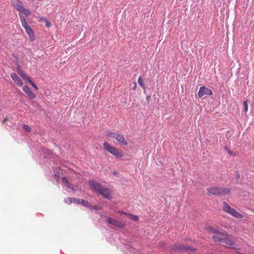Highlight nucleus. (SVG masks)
<instances>
[{
	"label": "nucleus",
	"mask_w": 254,
	"mask_h": 254,
	"mask_svg": "<svg viewBox=\"0 0 254 254\" xmlns=\"http://www.w3.org/2000/svg\"><path fill=\"white\" fill-rule=\"evenodd\" d=\"M214 235L212 236V239L214 242L221 243H225L230 248H234L236 244V239L231 235L223 229L208 227L207 228Z\"/></svg>",
	"instance_id": "1"
},
{
	"label": "nucleus",
	"mask_w": 254,
	"mask_h": 254,
	"mask_svg": "<svg viewBox=\"0 0 254 254\" xmlns=\"http://www.w3.org/2000/svg\"><path fill=\"white\" fill-rule=\"evenodd\" d=\"M89 184L95 191L102 195L104 197L109 199L112 198L111 190L109 189L103 187L100 184L93 180L90 181Z\"/></svg>",
	"instance_id": "2"
},
{
	"label": "nucleus",
	"mask_w": 254,
	"mask_h": 254,
	"mask_svg": "<svg viewBox=\"0 0 254 254\" xmlns=\"http://www.w3.org/2000/svg\"><path fill=\"white\" fill-rule=\"evenodd\" d=\"M208 195H225L230 192V189L228 188L212 187L207 189Z\"/></svg>",
	"instance_id": "3"
},
{
	"label": "nucleus",
	"mask_w": 254,
	"mask_h": 254,
	"mask_svg": "<svg viewBox=\"0 0 254 254\" xmlns=\"http://www.w3.org/2000/svg\"><path fill=\"white\" fill-rule=\"evenodd\" d=\"M103 147L105 150L110 152L116 158H121L123 157V154L122 151H120L116 147L109 144L107 142H105L104 143Z\"/></svg>",
	"instance_id": "4"
},
{
	"label": "nucleus",
	"mask_w": 254,
	"mask_h": 254,
	"mask_svg": "<svg viewBox=\"0 0 254 254\" xmlns=\"http://www.w3.org/2000/svg\"><path fill=\"white\" fill-rule=\"evenodd\" d=\"M106 220L109 224L119 228H123L125 226L124 223L109 217H106Z\"/></svg>",
	"instance_id": "5"
},
{
	"label": "nucleus",
	"mask_w": 254,
	"mask_h": 254,
	"mask_svg": "<svg viewBox=\"0 0 254 254\" xmlns=\"http://www.w3.org/2000/svg\"><path fill=\"white\" fill-rule=\"evenodd\" d=\"M213 93L212 91L208 88L205 86H201L200 87L198 92V96L199 98L202 97L204 95H212Z\"/></svg>",
	"instance_id": "6"
},
{
	"label": "nucleus",
	"mask_w": 254,
	"mask_h": 254,
	"mask_svg": "<svg viewBox=\"0 0 254 254\" xmlns=\"http://www.w3.org/2000/svg\"><path fill=\"white\" fill-rule=\"evenodd\" d=\"M173 250L175 251H180L181 252H185V251H194V249L190 247L185 246L182 244H177L175 245L173 247Z\"/></svg>",
	"instance_id": "7"
},
{
	"label": "nucleus",
	"mask_w": 254,
	"mask_h": 254,
	"mask_svg": "<svg viewBox=\"0 0 254 254\" xmlns=\"http://www.w3.org/2000/svg\"><path fill=\"white\" fill-rule=\"evenodd\" d=\"M11 77L18 86H21L23 85V82L22 80L15 73H12L11 74Z\"/></svg>",
	"instance_id": "8"
},
{
	"label": "nucleus",
	"mask_w": 254,
	"mask_h": 254,
	"mask_svg": "<svg viewBox=\"0 0 254 254\" xmlns=\"http://www.w3.org/2000/svg\"><path fill=\"white\" fill-rule=\"evenodd\" d=\"M23 90L28 95L30 99H33L36 97L34 93L31 91V89L27 86H24Z\"/></svg>",
	"instance_id": "9"
},
{
	"label": "nucleus",
	"mask_w": 254,
	"mask_h": 254,
	"mask_svg": "<svg viewBox=\"0 0 254 254\" xmlns=\"http://www.w3.org/2000/svg\"><path fill=\"white\" fill-rule=\"evenodd\" d=\"M115 138L118 142L123 144V145H127L128 144V142L126 140L124 136L121 134L117 133V135Z\"/></svg>",
	"instance_id": "10"
},
{
	"label": "nucleus",
	"mask_w": 254,
	"mask_h": 254,
	"mask_svg": "<svg viewBox=\"0 0 254 254\" xmlns=\"http://www.w3.org/2000/svg\"><path fill=\"white\" fill-rule=\"evenodd\" d=\"M229 214H231V215H232L233 216H234L236 218H239V219L242 218L244 217V216L242 214L239 213L238 211H237L234 208H232V209L231 210V211L230 212V213Z\"/></svg>",
	"instance_id": "11"
},
{
	"label": "nucleus",
	"mask_w": 254,
	"mask_h": 254,
	"mask_svg": "<svg viewBox=\"0 0 254 254\" xmlns=\"http://www.w3.org/2000/svg\"><path fill=\"white\" fill-rule=\"evenodd\" d=\"M79 201V198L74 197H67L64 199V202H65L68 204H71L72 203H78Z\"/></svg>",
	"instance_id": "12"
},
{
	"label": "nucleus",
	"mask_w": 254,
	"mask_h": 254,
	"mask_svg": "<svg viewBox=\"0 0 254 254\" xmlns=\"http://www.w3.org/2000/svg\"><path fill=\"white\" fill-rule=\"evenodd\" d=\"M25 29L31 40L33 41L34 40V33L32 29L31 28L30 26H29L28 27H27Z\"/></svg>",
	"instance_id": "13"
},
{
	"label": "nucleus",
	"mask_w": 254,
	"mask_h": 254,
	"mask_svg": "<svg viewBox=\"0 0 254 254\" xmlns=\"http://www.w3.org/2000/svg\"><path fill=\"white\" fill-rule=\"evenodd\" d=\"M62 181L63 184L67 188H69L72 190H74L73 187H72L71 185L68 182L67 180L65 177L62 178Z\"/></svg>",
	"instance_id": "14"
},
{
	"label": "nucleus",
	"mask_w": 254,
	"mask_h": 254,
	"mask_svg": "<svg viewBox=\"0 0 254 254\" xmlns=\"http://www.w3.org/2000/svg\"><path fill=\"white\" fill-rule=\"evenodd\" d=\"M19 17L21 20L22 26L25 29L27 27H28L29 26L28 25V23H27L24 16L22 14H19Z\"/></svg>",
	"instance_id": "15"
},
{
	"label": "nucleus",
	"mask_w": 254,
	"mask_h": 254,
	"mask_svg": "<svg viewBox=\"0 0 254 254\" xmlns=\"http://www.w3.org/2000/svg\"><path fill=\"white\" fill-rule=\"evenodd\" d=\"M223 209L225 212L229 213L232 208L226 202L224 201L223 203Z\"/></svg>",
	"instance_id": "16"
},
{
	"label": "nucleus",
	"mask_w": 254,
	"mask_h": 254,
	"mask_svg": "<svg viewBox=\"0 0 254 254\" xmlns=\"http://www.w3.org/2000/svg\"><path fill=\"white\" fill-rule=\"evenodd\" d=\"M18 72L19 74V75L22 78L23 80L27 78V74L23 70H21L19 66L18 67Z\"/></svg>",
	"instance_id": "17"
},
{
	"label": "nucleus",
	"mask_w": 254,
	"mask_h": 254,
	"mask_svg": "<svg viewBox=\"0 0 254 254\" xmlns=\"http://www.w3.org/2000/svg\"><path fill=\"white\" fill-rule=\"evenodd\" d=\"M121 212L122 213H124L126 215H127L128 218L130 220H132L134 221H137L138 220V217L137 216L131 215V214H130L128 213H124L123 212Z\"/></svg>",
	"instance_id": "18"
},
{
	"label": "nucleus",
	"mask_w": 254,
	"mask_h": 254,
	"mask_svg": "<svg viewBox=\"0 0 254 254\" xmlns=\"http://www.w3.org/2000/svg\"><path fill=\"white\" fill-rule=\"evenodd\" d=\"M78 204H81L86 207H90V204L87 201L84 199H79V201H78Z\"/></svg>",
	"instance_id": "19"
},
{
	"label": "nucleus",
	"mask_w": 254,
	"mask_h": 254,
	"mask_svg": "<svg viewBox=\"0 0 254 254\" xmlns=\"http://www.w3.org/2000/svg\"><path fill=\"white\" fill-rule=\"evenodd\" d=\"M106 135L107 136L109 137H111L112 138H115L117 135V133L112 132L111 131H107L106 132Z\"/></svg>",
	"instance_id": "20"
},
{
	"label": "nucleus",
	"mask_w": 254,
	"mask_h": 254,
	"mask_svg": "<svg viewBox=\"0 0 254 254\" xmlns=\"http://www.w3.org/2000/svg\"><path fill=\"white\" fill-rule=\"evenodd\" d=\"M39 18L41 20L44 21L46 22L47 27H49L51 26V24L47 18L44 17H40Z\"/></svg>",
	"instance_id": "21"
},
{
	"label": "nucleus",
	"mask_w": 254,
	"mask_h": 254,
	"mask_svg": "<svg viewBox=\"0 0 254 254\" xmlns=\"http://www.w3.org/2000/svg\"><path fill=\"white\" fill-rule=\"evenodd\" d=\"M15 8H16V9L19 11H21L23 9V8L24 7L22 4L21 3L19 2V3H16L15 5Z\"/></svg>",
	"instance_id": "22"
},
{
	"label": "nucleus",
	"mask_w": 254,
	"mask_h": 254,
	"mask_svg": "<svg viewBox=\"0 0 254 254\" xmlns=\"http://www.w3.org/2000/svg\"><path fill=\"white\" fill-rule=\"evenodd\" d=\"M138 84L140 85V86L142 87L145 90V85L144 84L143 81L142 80L140 77H139L138 79Z\"/></svg>",
	"instance_id": "23"
},
{
	"label": "nucleus",
	"mask_w": 254,
	"mask_h": 254,
	"mask_svg": "<svg viewBox=\"0 0 254 254\" xmlns=\"http://www.w3.org/2000/svg\"><path fill=\"white\" fill-rule=\"evenodd\" d=\"M248 100H247L245 101L243 103V106L244 107V111L246 113L248 111Z\"/></svg>",
	"instance_id": "24"
},
{
	"label": "nucleus",
	"mask_w": 254,
	"mask_h": 254,
	"mask_svg": "<svg viewBox=\"0 0 254 254\" xmlns=\"http://www.w3.org/2000/svg\"><path fill=\"white\" fill-rule=\"evenodd\" d=\"M21 12H23L24 14L26 15H28L30 13V11L28 9L25 8V7L23 8V9L22 10Z\"/></svg>",
	"instance_id": "25"
},
{
	"label": "nucleus",
	"mask_w": 254,
	"mask_h": 254,
	"mask_svg": "<svg viewBox=\"0 0 254 254\" xmlns=\"http://www.w3.org/2000/svg\"><path fill=\"white\" fill-rule=\"evenodd\" d=\"M23 128L27 132H30L31 131L30 127L27 125H24L23 126Z\"/></svg>",
	"instance_id": "26"
},
{
	"label": "nucleus",
	"mask_w": 254,
	"mask_h": 254,
	"mask_svg": "<svg viewBox=\"0 0 254 254\" xmlns=\"http://www.w3.org/2000/svg\"><path fill=\"white\" fill-rule=\"evenodd\" d=\"M89 208H90V209H91V210H93V209H95V210L99 209L98 206H97L96 205L91 206L90 205V207H89Z\"/></svg>",
	"instance_id": "27"
},
{
	"label": "nucleus",
	"mask_w": 254,
	"mask_h": 254,
	"mask_svg": "<svg viewBox=\"0 0 254 254\" xmlns=\"http://www.w3.org/2000/svg\"><path fill=\"white\" fill-rule=\"evenodd\" d=\"M24 80H25L26 82L30 84L32 82V80L30 79V78L28 76H27V78L25 79Z\"/></svg>",
	"instance_id": "28"
},
{
	"label": "nucleus",
	"mask_w": 254,
	"mask_h": 254,
	"mask_svg": "<svg viewBox=\"0 0 254 254\" xmlns=\"http://www.w3.org/2000/svg\"><path fill=\"white\" fill-rule=\"evenodd\" d=\"M31 85L35 88L36 89V90H38V87L34 83V82H32L31 83Z\"/></svg>",
	"instance_id": "29"
},
{
	"label": "nucleus",
	"mask_w": 254,
	"mask_h": 254,
	"mask_svg": "<svg viewBox=\"0 0 254 254\" xmlns=\"http://www.w3.org/2000/svg\"><path fill=\"white\" fill-rule=\"evenodd\" d=\"M236 178H237V179H239V178H240V175L239 173H238V174L236 175Z\"/></svg>",
	"instance_id": "30"
},
{
	"label": "nucleus",
	"mask_w": 254,
	"mask_h": 254,
	"mask_svg": "<svg viewBox=\"0 0 254 254\" xmlns=\"http://www.w3.org/2000/svg\"><path fill=\"white\" fill-rule=\"evenodd\" d=\"M134 84H135V86H134V88H133L134 89H135V88L136 87V83H134Z\"/></svg>",
	"instance_id": "31"
},
{
	"label": "nucleus",
	"mask_w": 254,
	"mask_h": 254,
	"mask_svg": "<svg viewBox=\"0 0 254 254\" xmlns=\"http://www.w3.org/2000/svg\"><path fill=\"white\" fill-rule=\"evenodd\" d=\"M228 152H229V153L230 154H232V152H231V151H230V150H228Z\"/></svg>",
	"instance_id": "32"
},
{
	"label": "nucleus",
	"mask_w": 254,
	"mask_h": 254,
	"mask_svg": "<svg viewBox=\"0 0 254 254\" xmlns=\"http://www.w3.org/2000/svg\"><path fill=\"white\" fill-rule=\"evenodd\" d=\"M150 98V96H147V100H148L149 99V98Z\"/></svg>",
	"instance_id": "33"
},
{
	"label": "nucleus",
	"mask_w": 254,
	"mask_h": 254,
	"mask_svg": "<svg viewBox=\"0 0 254 254\" xmlns=\"http://www.w3.org/2000/svg\"><path fill=\"white\" fill-rule=\"evenodd\" d=\"M225 149L226 150H228V148L227 147L225 148Z\"/></svg>",
	"instance_id": "34"
},
{
	"label": "nucleus",
	"mask_w": 254,
	"mask_h": 254,
	"mask_svg": "<svg viewBox=\"0 0 254 254\" xmlns=\"http://www.w3.org/2000/svg\"><path fill=\"white\" fill-rule=\"evenodd\" d=\"M253 226H254V224L253 225Z\"/></svg>",
	"instance_id": "35"
}]
</instances>
